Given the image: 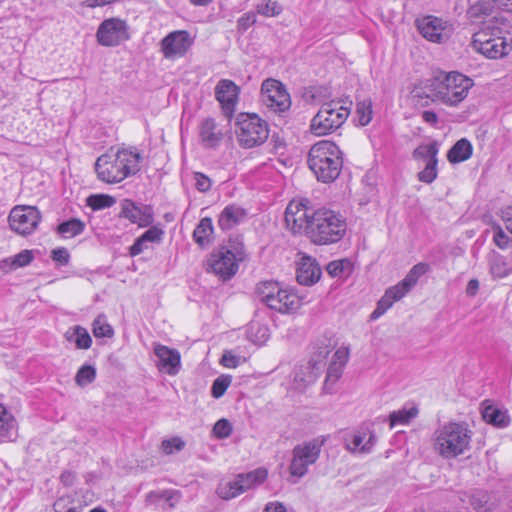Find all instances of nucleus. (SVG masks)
I'll list each match as a JSON object with an SVG mask.
<instances>
[{
	"mask_svg": "<svg viewBox=\"0 0 512 512\" xmlns=\"http://www.w3.org/2000/svg\"><path fill=\"white\" fill-rule=\"evenodd\" d=\"M139 162V153L122 148L115 153L110 152L98 157L95 171L101 181L109 184L119 183L139 171Z\"/></svg>",
	"mask_w": 512,
	"mask_h": 512,
	"instance_id": "nucleus-1",
	"label": "nucleus"
},
{
	"mask_svg": "<svg viewBox=\"0 0 512 512\" xmlns=\"http://www.w3.org/2000/svg\"><path fill=\"white\" fill-rule=\"evenodd\" d=\"M307 163L318 181L333 182L343 166L342 152L334 142L321 140L310 148Z\"/></svg>",
	"mask_w": 512,
	"mask_h": 512,
	"instance_id": "nucleus-2",
	"label": "nucleus"
},
{
	"mask_svg": "<svg viewBox=\"0 0 512 512\" xmlns=\"http://www.w3.org/2000/svg\"><path fill=\"white\" fill-rule=\"evenodd\" d=\"M472 431L465 422H448L434 433V450L444 459H453L470 448Z\"/></svg>",
	"mask_w": 512,
	"mask_h": 512,
	"instance_id": "nucleus-3",
	"label": "nucleus"
},
{
	"mask_svg": "<svg viewBox=\"0 0 512 512\" xmlns=\"http://www.w3.org/2000/svg\"><path fill=\"white\" fill-rule=\"evenodd\" d=\"M346 232V222L338 213L329 209L313 212L308 225L307 237L317 245L339 242Z\"/></svg>",
	"mask_w": 512,
	"mask_h": 512,
	"instance_id": "nucleus-4",
	"label": "nucleus"
},
{
	"mask_svg": "<svg viewBox=\"0 0 512 512\" xmlns=\"http://www.w3.org/2000/svg\"><path fill=\"white\" fill-rule=\"evenodd\" d=\"M351 102L346 105L341 100H331L321 105L317 114L312 118L310 131L316 136H324L339 129L347 120Z\"/></svg>",
	"mask_w": 512,
	"mask_h": 512,
	"instance_id": "nucleus-5",
	"label": "nucleus"
},
{
	"mask_svg": "<svg viewBox=\"0 0 512 512\" xmlns=\"http://www.w3.org/2000/svg\"><path fill=\"white\" fill-rule=\"evenodd\" d=\"M259 300L267 307L282 314L296 312L301 307V299L293 291L283 289L278 282L265 281L257 286Z\"/></svg>",
	"mask_w": 512,
	"mask_h": 512,
	"instance_id": "nucleus-6",
	"label": "nucleus"
},
{
	"mask_svg": "<svg viewBox=\"0 0 512 512\" xmlns=\"http://www.w3.org/2000/svg\"><path fill=\"white\" fill-rule=\"evenodd\" d=\"M431 86L439 101L447 105H457L467 97L473 81L461 73L450 72L443 77H436Z\"/></svg>",
	"mask_w": 512,
	"mask_h": 512,
	"instance_id": "nucleus-7",
	"label": "nucleus"
},
{
	"mask_svg": "<svg viewBox=\"0 0 512 512\" xmlns=\"http://www.w3.org/2000/svg\"><path fill=\"white\" fill-rule=\"evenodd\" d=\"M234 126L237 142L243 148L260 146L268 139V124L255 113L238 114Z\"/></svg>",
	"mask_w": 512,
	"mask_h": 512,
	"instance_id": "nucleus-8",
	"label": "nucleus"
},
{
	"mask_svg": "<svg viewBox=\"0 0 512 512\" xmlns=\"http://www.w3.org/2000/svg\"><path fill=\"white\" fill-rule=\"evenodd\" d=\"M243 245L237 240H230L226 246L210 254L207 265L222 280L231 279L238 271L239 262L244 259Z\"/></svg>",
	"mask_w": 512,
	"mask_h": 512,
	"instance_id": "nucleus-9",
	"label": "nucleus"
},
{
	"mask_svg": "<svg viewBox=\"0 0 512 512\" xmlns=\"http://www.w3.org/2000/svg\"><path fill=\"white\" fill-rule=\"evenodd\" d=\"M323 442L324 440L313 439L293 448L292 459L289 464L291 476L302 478L307 474L308 467L318 460Z\"/></svg>",
	"mask_w": 512,
	"mask_h": 512,
	"instance_id": "nucleus-10",
	"label": "nucleus"
},
{
	"mask_svg": "<svg viewBox=\"0 0 512 512\" xmlns=\"http://www.w3.org/2000/svg\"><path fill=\"white\" fill-rule=\"evenodd\" d=\"M261 102L273 112H284L290 108L291 100L284 85L275 79H266L261 86Z\"/></svg>",
	"mask_w": 512,
	"mask_h": 512,
	"instance_id": "nucleus-11",
	"label": "nucleus"
},
{
	"mask_svg": "<svg viewBox=\"0 0 512 512\" xmlns=\"http://www.w3.org/2000/svg\"><path fill=\"white\" fill-rule=\"evenodd\" d=\"M307 200H292L285 210L286 227L293 233H305L315 210L307 207Z\"/></svg>",
	"mask_w": 512,
	"mask_h": 512,
	"instance_id": "nucleus-12",
	"label": "nucleus"
},
{
	"mask_svg": "<svg viewBox=\"0 0 512 512\" xmlns=\"http://www.w3.org/2000/svg\"><path fill=\"white\" fill-rule=\"evenodd\" d=\"M473 48L487 58L497 59L509 53L511 44L503 37H491L488 32L480 31L473 35Z\"/></svg>",
	"mask_w": 512,
	"mask_h": 512,
	"instance_id": "nucleus-13",
	"label": "nucleus"
},
{
	"mask_svg": "<svg viewBox=\"0 0 512 512\" xmlns=\"http://www.w3.org/2000/svg\"><path fill=\"white\" fill-rule=\"evenodd\" d=\"M96 36L102 46H117L129 39L127 24L119 18L106 19L100 24Z\"/></svg>",
	"mask_w": 512,
	"mask_h": 512,
	"instance_id": "nucleus-14",
	"label": "nucleus"
},
{
	"mask_svg": "<svg viewBox=\"0 0 512 512\" xmlns=\"http://www.w3.org/2000/svg\"><path fill=\"white\" fill-rule=\"evenodd\" d=\"M40 221V212L33 206H16L9 215L10 227L19 234L32 233Z\"/></svg>",
	"mask_w": 512,
	"mask_h": 512,
	"instance_id": "nucleus-15",
	"label": "nucleus"
},
{
	"mask_svg": "<svg viewBox=\"0 0 512 512\" xmlns=\"http://www.w3.org/2000/svg\"><path fill=\"white\" fill-rule=\"evenodd\" d=\"M193 44V38L186 30L170 32L160 42V50L166 59L183 57Z\"/></svg>",
	"mask_w": 512,
	"mask_h": 512,
	"instance_id": "nucleus-16",
	"label": "nucleus"
},
{
	"mask_svg": "<svg viewBox=\"0 0 512 512\" xmlns=\"http://www.w3.org/2000/svg\"><path fill=\"white\" fill-rule=\"evenodd\" d=\"M239 91V87L228 79L220 80L215 87V97L227 118H231L235 112Z\"/></svg>",
	"mask_w": 512,
	"mask_h": 512,
	"instance_id": "nucleus-17",
	"label": "nucleus"
},
{
	"mask_svg": "<svg viewBox=\"0 0 512 512\" xmlns=\"http://www.w3.org/2000/svg\"><path fill=\"white\" fill-rule=\"evenodd\" d=\"M416 26L420 34L431 42L443 43L449 38V31L440 18L425 16L416 20Z\"/></svg>",
	"mask_w": 512,
	"mask_h": 512,
	"instance_id": "nucleus-18",
	"label": "nucleus"
},
{
	"mask_svg": "<svg viewBox=\"0 0 512 512\" xmlns=\"http://www.w3.org/2000/svg\"><path fill=\"white\" fill-rule=\"evenodd\" d=\"M120 217L126 218L139 227H147L154 221V213L151 206H137L132 200H122Z\"/></svg>",
	"mask_w": 512,
	"mask_h": 512,
	"instance_id": "nucleus-19",
	"label": "nucleus"
},
{
	"mask_svg": "<svg viewBox=\"0 0 512 512\" xmlns=\"http://www.w3.org/2000/svg\"><path fill=\"white\" fill-rule=\"evenodd\" d=\"M154 353L158 358V368L169 375H176L181 367V356L176 349L156 344Z\"/></svg>",
	"mask_w": 512,
	"mask_h": 512,
	"instance_id": "nucleus-20",
	"label": "nucleus"
},
{
	"mask_svg": "<svg viewBox=\"0 0 512 512\" xmlns=\"http://www.w3.org/2000/svg\"><path fill=\"white\" fill-rule=\"evenodd\" d=\"M321 268L310 256H302L297 264L296 280L300 285L311 286L319 281Z\"/></svg>",
	"mask_w": 512,
	"mask_h": 512,
	"instance_id": "nucleus-21",
	"label": "nucleus"
},
{
	"mask_svg": "<svg viewBox=\"0 0 512 512\" xmlns=\"http://www.w3.org/2000/svg\"><path fill=\"white\" fill-rule=\"evenodd\" d=\"M410 290L411 289L409 287L404 286L403 281L399 282L395 286L388 288L385 294L378 301L377 307L372 312L370 318L375 320L382 316L393 305L394 302L402 299Z\"/></svg>",
	"mask_w": 512,
	"mask_h": 512,
	"instance_id": "nucleus-22",
	"label": "nucleus"
},
{
	"mask_svg": "<svg viewBox=\"0 0 512 512\" xmlns=\"http://www.w3.org/2000/svg\"><path fill=\"white\" fill-rule=\"evenodd\" d=\"M246 217L243 208L237 205H229L223 209L218 219V226L222 230H230L241 223Z\"/></svg>",
	"mask_w": 512,
	"mask_h": 512,
	"instance_id": "nucleus-23",
	"label": "nucleus"
},
{
	"mask_svg": "<svg viewBox=\"0 0 512 512\" xmlns=\"http://www.w3.org/2000/svg\"><path fill=\"white\" fill-rule=\"evenodd\" d=\"M482 417L488 424L498 428L507 427L511 421L507 410L499 409L491 404L483 407Z\"/></svg>",
	"mask_w": 512,
	"mask_h": 512,
	"instance_id": "nucleus-24",
	"label": "nucleus"
},
{
	"mask_svg": "<svg viewBox=\"0 0 512 512\" xmlns=\"http://www.w3.org/2000/svg\"><path fill=\"white\" fill-rule=\"evenodd\" d=\"M267 478V471L265 469H256L248 473H241L236 476L239 487L242 493L260 485Z\"/></svg>",
	"mask_w": 512,
	"mask_h": 512,
	"instance_id": "nucleus-25",
	"label": "nucleus"
},
{
	"mask_svg": "<svg viewBox=\"0 0 512 512\" xmlns=\"http://www.w3.org/2000/svg\"><path fill=\"white\" fill-rule=\"evenodd\" d=\"M365 435L356 433L352 436L351 441L346 443V449L352 453L368 454L372 451L375 443L376 436L370 432L368 439L364 442Z\"/></svg>",
	"mask_w": 512,
	"mask_h": 512,
	"instance_id": "nucleus-26",
	"label": "nucleus"
},
{
	"mask_svg": "<svg viewBox=\"0 0 512 512\" xmlns=\"http://www.w3.org/2000/svg\"><path fill=\"white\" fill-rule=\"evenodd\" d=\"M472 151L471 143L467 139L462 138L448 151L447 158L451 163L463 162L471 157Z\"/></svg>",
	"mask_w": 512,
	"mask_h": 512,
	"instance_id": "nucleus-27",
	"label": "nucleus"
},
{
	"mask_svg": "<svg viewBox=\"0 0 512 512\" xmlns=\"http://www.w3.org/2000/svg\"><path fill=\"white\" fill-rule=\"evenodd\" d=\"M213 225L209 217L202 218L193 232V238L200 247H206L212 242Z\"/></svg>",
	"mask_w": 512,
	"mask_h": 512,
	"instance_id": "nucleus-28",
	"label": "nucleus"
},
{
	"mask_svg": "<svg viewBox=\"0 0 512 512\" xmlns=\"http://www.w3.org/2000/svg\"><path fill=\"white\" fill-rule=\"evenodd\" d=\"M200 137L208 147L215 146L222 138V133L217 130L214 119H205L200 127Z\"/></svg>",
	"mask_w": 512,
	"mask_h": 512,
	"instance_id": "nucleus-29",
	"label": "nucleus"
},
{
	"mask_svg": "<svg viewBox=\"0 0 512 512\" xmlns=\"http://www.w3.org/2000/svg\"><path fill=\"white\" fill-rule=\"evenodd\" d=\"M65 339L74 342L78 349H89L92 339L87 330L82 326H75L65 332Z\"/></svg>",
	"mask_w": 512,
	"mask_h": 512,
	"instance_id": "nucleus-30",
	"label": "nucleus"
},
{
	"mask_svg": "<svg viewBox=\"0 0 512 512\" xmlns=\"http://www.w3.org/2000/svg\"><path fill=\"white\" fill-rule=\"evenodd\" d=\"M461 500L463 502H468L475 510H486V505L490 500V495L485 490L474 489L463 493Z\"/></svg>",
	"mask_w": 512,
	"mask_h": 512,
	"instance_id": "nucleus-31",
	"label": "nucleus"
},
{
	"mask_svg": "<svg viewBox=\"0 0 512 512\" xmlns=\"http://www.w3.org/2000/svg\"><path fill=\"white\" fill-rule=\"evenodd\" d=\"M439 152L438 143L436 141L419 145L412 153V157L416 161H422L425 165L426 163H432L433 160L437 159V154Z\"/></svg>",
	"mask_w": 512,
	"mask_h": 512,
	"instance_id": "nucleus-32",
	"label": "nucleus"
},
{
	"mask_svg": "<svg viewBox=\"0 0 512 512\" xmlns=\"http://www.w3.org/2000/svg\"><path fill=\"white\" fill-rule=\"evenodd\" d=\"M33 260V254L30 250H23L13 258H7L0 262V269L4 271L14 270L28 265Z\"/></svg>",
	"mask_w": 512,
	"mask_h": 512,
	"instance_id": "nucleus-33",
	"label": "nucleus"
},
{
	"mask_svg": "<svg viewBox=\"0 0 512 512\" xmlns=\"http://www.w3.org/2000/svg\"><path fill=\"white\" fill-rule=\"evenodd\" d=\"M216 494L223 500H231L242 494L236 477L233 480L221 481L216 489Z\"/></svg>",
	"mask_w": 512,
	"mask_h": 512,
	"instance_id": "nucleus-34",
	"label": "nucleus"
},
{
	"mask_svg": "<svg viewBox=\"0 0 512 512\" xmlns=\"http://www.w3.org/2000/svg\"><path fill=\"white\" fill-rule=\"evenodd\" d=\"M326 270L332 277H347L353 270V264L348 259L335 260L327 265Z\"/></svg>",
	"mask_w": 512,
	"mask_h": 512,
	"instance_id": "nucleus-35",
	"label": "nucleus"
},
{
	"mask_svg": "<svg viewBox=\"0 0 512 512\" xmlns=\"http://www.w3.org/2000/svg\"><path fill=\"white\" fill-rule=\"evenodd\" d=\"M418 414L417 407H411L410 409H401L394 411L390 414V427L393 428L396 425H406Z\"/></svg>",
	"mask_w": 512,
	"mask_h": 512,
	"instance_id": "nucleus-36",
	"label": "nucleus"
},
{
	"mask_svg": "<svg viewBox=\"0 0 512 512\" xmlns=\"http://www.w3.org/2000/svg\"><path fill=\"white\" fill-rule=\"evenodd\" d=\"M179 500L180 493L174 490L150 491L145 496V505L151 506L157 504L160 500L171 501Z\"/></svg>",
	"mask_w": 512,
	"mask_h": 512,
	"instance_id": "nucleus-37",
	"label": "nucleus"
},
{
	"mask_svg": "<svg viewBox=\"0 0 512 512\" xmlns=\"http://www.w3.org/2000/svg\"><path fill=\"white\" fill-rule=\"evenodd\" d=\"M84 228L85 224L81 220L73 218L58 225L57 231L62 235L74 237L81 234Z\"/></svg>",
	"mask_w": 512,
	"mask_h": 512,
	"instance_id": "nucleus-38",
	"label": "nucleus"
},
{
	"mask_svg": "<svg viewBox=\"0 0 512 512\" xmlns=\"http://www.w3.org/2000/svg\"><path fill=\"white\" fill-rule=\"evenodd\" d=\"M116 200L114 197L106 194H95L87 198V205L93 210H101L109 208L115 204Z\"/></svg>",
	"mask_w": 512,
	"mask_h": 512,
	"instance_id": "nucleus-39",
	"label": "nucleus"
},
{
	"mask_svg": "<svg viewBox=\"0 0 512 512\" xmlns=\"http://www.w3.org/2000/svg\"><path fill=\"white\" fill-rule=\"evenodd\" d=\"M429 267L425 263H418L414 265L411 270L408 272V274L405 276V278L402 280L404 286L409 287L412 289L418 279L424 275L428 271Z\"/></svg>",
	"mask_w": 512,
	"mask_h": 512,
	"instance_id": "nucleus-40",
	"label": "nucleus"
},
{
	"mask_svg": "<svg viewBox=\"0 0 512 512\" xmlns=\"http://www.w3.org/2000/svg\"><path fill=\"white\" fill-rule=\"evenodd\" d=\"M429 267L425 263H418L414 265L411 270L408 272V274L405 276V278L402 280L404 286L409 287L412 289L418 279L424 275L428 271Z\"/></svg>",
	"mask_w": 512,
	"mask_h": 512,
	"instance_id": "nucleus-41",
	"label": "nucleus"
},
{
	"mask_svg": "<svg viewBox=\"0 0 512 512\" xmlns=\"http://www.w3.org/2000/svg\"><path fill=\"white\" fill-rule=\"evenodd\" d=\"M96 378V369L91 365H83L77 371L75 382L78 386L84 387L92 383Z\"/></svg>",
	"mask_w": 512,
	"mask_h": 512,
	"instance_id": "nucleus-42",
	"label": "nucleus"
},
{
	"mask_svg": "<svg viewBox=\"0 0 512 512\" xmlns=\"http://www.w3.org/2000/svg\"><path fill=\"white\" fill-rule=\"evenodd\" d=\"M93 334L97 338L112 337L114 334L113 328L109 325L104 315H99L93 322Z\"/></svg>",
	"mask_w": 512,
	"mask_h": 512,
	"instance_id": "nucleus-43",
	"label": "nucleus"
},
{
	"mask_svg": "<svg viewBox=\"0 0 512 512\" xmlns=\"http://www.w3.org/2000/svg\"><path fill=\"white\" fill-rule=\"evenodd\" d=\"M490 271L496 278H504L512 273V266L509 267L502 256H496L491 263Z\"/></svg>",
	"mask_w": 512,
	"mask_h": 512,
	"instance_id": "nucleus-44",
	"label": "nucleus"
},
{
	"mask_svg": "<svg viewBox=\"0 0 512 512\" xmlns=\"http://www.w3.org/2000/svg\"><path fill=\"white\" fill-rule=\"evenodd\" d=\"M232 382V377L230 375H220L217 377L212 384L211 394L214 398L218 399L224 395L227 388L230 386Z\"/></svg>",
	"mask_w": 512,
	"mask_h": 512,
	"instance_id": "nucleus-45",
	"label": "nucleus"
},
{
	"mask_svg": "<svg viewBox=\"0 0 512 512\" xmlns=\"http://www.w3.org/2000/svg\"><path fill=\"white\" fill-rule=\"evenodd\" d=\"M14 426V417L0 404V436H7Z\"/></svg>",
	"mask_w": 512,
	"mask_h": 512,
	"instance_id": "nucleus-46",
	"label": "nucleus"
},
{
	"mask_svg": "<svg viewBox=\"0 0 512 512\" xmlns=\"http://www.w3.org/2000/svg\"><path fill=\"white\" fill-rule=\"evenodd\" d=\"M437 164L438 160H433L432 163H426L423 170H421L417 175L418 180L426 184L432 183L438 174Z\"/></svg>",
	"mask_w": 512,
	"mask_h": 512,
	"instance_id": "nucleus-47",
	"label": "nucleus"
},
{
	"mask_svg": "<svg viewBox=\"0 0 512 512\" xmlns=\"http://www.w3.org/2000/svg\"><path fill=\"white\" fill-rule=\"evenodd\" d=\"M257 12L266 17L278 16L282 12V7L276 1H264L257 5Z\"/></svg>",
	"mask_w": 512,
	"mask_h": 512,
	"instance_id": "nucleus-48",
	"label": "nucleus"
},
{
	"mask_svg": "<svg viewBox=\"0 0 512 512\" xmlns=\"http://www.w3.org/2000/svg\"><path fill=\"white\" fill-rule=\"evenodd\" d=\"M356 112L361 126H366L372 119V105L370 101L357 104Z\"/></svg>",
	"mask_w": 512,
	"mask_h": 512,
	"instance_id": "nucleus-49",
	"label": "nucleus"
},
{
	"mask_svg": "<svg viewBox=\"0 0 512 512\" xmlns=\"http://www.w3.org/2000/svg\"><path fill=\"white\" fill-rule=\"evenodd\" d=\"M343 367L335 362H330L325 380V389L327 391H331L329 385L334 384L341 377Z\"/></svg>",
	"mask_w": 512,
	"mask_h": 512,
	"instance_id": "nucleus-50",
	"label": "nucleus"
},
{
	"mask_svg": "<svg viewBox=\"0 0 512 512\" xmlns=\"http://www.w3.org/2000/svg\"><path fill=\"white\" fill-rule=\"evenodd\" d=\"M214 435L219 439H225L232 433V425L227 419L218 420L213 427Z\"/></svg>",
	"mask_w": 512,
	"mask_h": 512,
	"instance_id": "nucleus-51",
	"label": "nucleus"
},
{
	"mask_svg": "<svg viewBox=\"0 0 512 512\" xmlns=\"http://www.w3.org/2000/svg\"><path fill=\"white\" fill-rule=\"evenodd\" d=\"M185 443L178 437H174L172 439L163 440L161 443L162 451L169 455L172 454L174 450H181L184 447Z\"/></svg>",
	"mask_w": 512,
	"mask_h": 512,
	"instance_id": "nucleus-52",
	"label": "nucleus"
},
{
	"mask_svg": "<svg viewBox=\"0 0 512 512\" xmlns=\"http://www.w3.org/2000/svg\"><path fill=\"white\" fill-rule=\"evenodd\" d=\"M162 236H163V230L156 226H153V227L149 228L147 231H145L141 235V238H142V240H144L147 243L148 242H160L162 239Z\"/></svg>",
	"mask_w": 512,
	"mask_h": 512,
	"instance_id": "nucleus-53",
	"label": "nucleus"
},
{
	"mask_svg": "<svg viewBox=\"0 0 512 512\" xmlns=\"http://www.w3.org/2000/svg\"><path fill=\"white\" fill-rule=\"evenodd\" d=\"M494 242L500 249H505L508 247L510 239L505 234V232L502 230L500 226H497L494 229Z\"/></svg>",
	"mask_w": 512,
	"mask_h": 512,
	"instance_id": "nucleus-54",
	"label": "nucleus"
},
{
	"mask_svg": "<svg viewBox=\"0 0 512 512\" xmlns=\"http://www.w3.org/2000/svg\"><path fill=\"white\" fill-rule=\"evenodd\" d=\"M194 179L195 186L200 192H206L211 188V181L206 175L197 172L194 175Z\"/></svg>",
	"mask_w": 512,
	"mask_h": 512,
	"instance_id": "nucleus-55",
	"label": "nucleus"
},
{
	"mask_svg": "<svg viewBox=\"0 0 512 512\" xmlns=\"http://www.w3.org/2000/svg\"><path fill=\"white\" fill-rule=\"evenodd\" d=\"M74 503V499L69 496H62L56 500L54 503V512H66L68 507H71Z\"/></svg>",
	"mask_w": 512,
	"mask_h": 512,
	"instance_id": "nucleus-56",
	"label": "nucleus"
},
{
	"mask_svg": "<svg viewBox=\"0 0 512 512\" xmlns=\"http://www.w3.org/2000/svg\"><path fill=\"white\" fill-rule=\"evenodd\" d=\"M220 363L227 368H236L240 363V357L226 351L223 353Z\"/></svg>",
	"mask_w": 512,
	"mask_h": 512,
	"instance_id": "nucleus-57",
	"label": "nucleus"
},
{
	"mask_svg": "<svg viewBox=\"0 0 512 512\" xmlns=\"http://www.w3.org/2000/svg\"><path fill=\"white\" fill-rule=\"evenodd\" d=\"M349 358V349L347 347H341L333 354L331 362L345 366Z\"/></svg>",
	"mask_w": 512,
	"mask_h": 512,
	"instance_id": "nucleus-58",
	"label": "nucleus"
},
{
	"mask_svg": "<svg viewBox=\"0 0 512 512\" xmlns=\"http://www.w3.org/2000/svg\"><path fill=\"white\" fill-rule=\"evenodd\" d=\"M469 13L471 17H480L482 15H488L490 13V6L483 2H478L471 6Z\"/></svg>",
	"mask_w": 512,
	"mask_h": 512,
	"instance_id": "nucleus-59",
	"label": "nucleus"
},
{
	"mask_svg": "<svg viewBox=\"0 0 512 512\" xmlns=\"http://www.w3.org/2000/svg\"><path fill=\"white\" fill-rule=\"evenodd\" d=\"M256 22V17L253 13H246L238 19L237 25L239 30H247L251 25Z\"/></svg>",
	"mask_w": 512,
	"mask_h": 512,
	"instance_id": "nucleus-60",
	"label": "nucleus"
},
{
	"mask_svg": "<svg viewBox=\"0 0 512 512\" xmlns=\"http://www.w3.org/2000/svg\"><path fill=\"white\" fill-rule=\"evenodd\" d=\"M52 259L61 264H67L69 261V254L65 248H59L52 251Z\"/></svg>",
	"mask_w": 512,
	"mask_h": 512,
	"instance_id": "nucleus-61",
	"label": "nucleus"
},
{
	"mask_svg": "<svg viewBox=\"0 0 512 512\" xmlns=\"http://www.w3.org/2000/svg\"><path fill=\"white\" fill-rule=\"evenodd\" d=\"M145 249H147V242L142 240L140 236L135 240L134 244L130 247L129 253L131 256H136L142 253Z\"/></svg>",
	"mask_w": 512,
	"mask_h": 512,
	"instance_id": "nucleus-62",
	"label": "nucleus"
},
{
	"mask_svg": "<svg viewBox=\"0 0 512 512\" xmlns=\"http://www.w3.org/2000/svg\"><path fill=\"white\" fill-rule=\"evenodd\" d=\"M75 478V474L71 471H64L60 476V480L65 486H72Z\"/></svg>",
	"mask_w": 512,
	"mask_h": 512,
	"instance_id": "nucleus-63",
	"label": "nucleus"
},
{
	"mask_svg": "<svg viewBox=\"0 0 512 512\" xmlns=\"http://www.w3.org/2000/svg\"><path fill=\"white\" fill-rule=\"evenodd\" d=\"M264 512H286V508L279 502L269 503L266 505Z\"/></svg>",
	"mask_w": 512,
	"mask_h": 512,
	"instance_id": "nucleus-64",
	"label": "nucleus"
}]
</instances>
